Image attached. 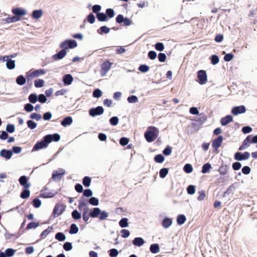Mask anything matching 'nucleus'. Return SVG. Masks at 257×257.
<instances>
[{"instance_id":"f03ea898","label":"nucleus","mask_w":257,"mask_h":257,"mask_svg":"<svg viewBox=\"0 0 257 257\" xmlns=\"http://www.w3.org/2000/svg\"><path fill=\"white\" fill-rule=\"evenodd\" d=\"M90 213L86 215L85 219L83 220L87 222L90 218H98L99 221H101L106 219L109 216V213L105 210H101L100 208L96 207L91 209Z\"/></svg>"},{"instance_id":"c756f323","label":"nucleus","mask_w":257,"mask_h":257,"mask_svg":"<svg viewBox=\"0 0 257 257\" xmlns=\"http://www.w3.org/2000/svg\"><path fill=\"white\" fill-rule=\"evenodd\" d=\"M96 17H95L92 13H90L87 15L85 19L83 20V23H85L86 21L88 22L90 24H93L96 21Z\"/></svg>"},{"instance_id":"c85d7f7f","label":"nucleus","mask_w":257,"mask_h":257,"mask_svg":"<svg viewBox=\"0 0 257 257\" xmlns=\"http://www.w3.org/2000/svg\"><path fill=\"white\" fill-rule=\"evenodd\" d=\"M0 155L2 157L9 160L11 158L13 155V152L11 150L3 149L0 152Z\"/></svg>"},{"instance_id":"a19ab883","label":"nucleus","mask_w":257,"mask_h":257,"mask_svg":"<svg viewBox=\"0 0 257 257\" xmlns=\"http://www.w3.org/2000/svg\"><path fill=\"white\" fill-rule=\"evenodd\" d=\"M223 53L225 54L223 57V60L225 62H228L234 59V55L233 53H226L225 51H223Z\"/></svg>"},{"instance_id":"393cba45","label":"nucleus","mask_w":257,"mask_h":257,"mask_svg":"<svg viewBox=\"0 0 257 257\" xmlns=\"http://www.w3.org/2000/svg\"><path fill=\"white\" fill-rule=\"evenodd\" d=\"M186 219V217L184 214H178L176 217L177 224L179 226L182 225L185 223Z\"/></svg>"},{"instance_id":"e2e57ef3","label":"nucleus","mask_w":257,"mask_h":257,"mask_svg":"<svg viewBox=\"0 0 257 257\" xmlns=\"http://www.w3.org/2000/svg\"><path fill=\"white\" fill-rule=\"evenodd\" d=\"M235 189L234 188V187L231 184L230 186H229L228 187L227 190L224 192H223L222 196L223 197H225L226 195H229L230 194H231L232 193V192L233 191H234Z\"/></svg>"},{"instance_id":"0e129e2a","label":"nucleus","mask_w":257,"mask_h":257,"mask_svg":"<svg viewBox=\"0 0 257 257\" xmlns=\"http://www.w3.org/2000/svg\"><path fill=\"white\" fill-rule=\"evenodd\" d=\"M248 137V139H249V141H250V144H257V134L253 135H249L247 136Z\"/></svg>"},{"instance_id":"052dcab7","label":"nucleus","mask_w":257,"mask_h":257,"mask_svg":"<svg viewBox=\"0 0 257 257\" xmlns=\"http://www.w3.org/2000/svg\"><path fill=\"white\" fill-rule=\"evenodd\" d=\"M252 131V128L248 125L244 126L241 128V132L245 135L251 133Z\"/></svg>"},{"instance_id":"3c124183","label":"nucleus","mask_w":257,"mask_h":257,"mask_svg":"<svg viewBox=\"0 0 257 257\" xmlns=\"http://www.w3.org/2000/svg\"><path fill=\"white\" fill-rule=\"evenodd\" d=\"M155 49L159 52H162L165 49V46L163 43L158 42L154 46Z\"/></svg>"},{"instance_id":"f8f14e48","label":"nucleus","mask_w":257,"mask_h":257,"mask_svg":"<svg viewBox=\"0 0 257 257\" xmlns=\"http://www.w3.org/2000/svg\"><path fill=\"white\" fill-rule=\"evenodd\" d=\"M46 73V70L44 69H38L34 71L30 70L26 73V77L28 81L31 80L32 79L37 77L40 75H44Z\"/></svg>"},{"instance_id":"4be33fe9","label":"nucleus","mask_w":257,"mask_h":257,"mask_svg":"<svg viewBox=\"0 0 257 257\" xmlns=\"http://www.w3.org/2000/svg\"><path fill=\"white\" fill-rule=\"evenodd\" d=\"M146 243V241L142 237H136L132 241V243L135 246L141 247Z\"/></svg>"},{"instance_id":"dca6fc26","label":"nucleus","mask_w":257,"mask_h":257,"mask_svg":"<svg viewBox=\"0 0 257 257\" xmlns=\"http://www.w3.org/2000/svg\"><path fill=\"white\" fill-rule=\"evenodd\" d=\"M173 220V218L165 216L161 221V224L164 228L167 229L172 225Z\"/></svg>"},{"instance_id":"5fc2aeb1","label":"nucleus","mask_w":257,"mask_h":257,"mask_svg":"<svg viewBox=\"0 0 257 257\" xmlns=\"http://www.w3.org/2000/svg\"><path fill=\"white\" fill-rule=\"evenodd\" d=\"M157 57V53L154 50H150L148 53V58L154 60Z\"/></svg>"},{"instance_id":"20e7f679","label":"nucleus","mask_w":257,"mask_h":257,"mask_svg":"<svg viewBox=\"0 0 257 257\" xmlns=\"http://www.w3.org/2000/svg\"><path fill=\"white\" fill-rule=\"evenodd\" d=\"M159 130L155 126H149L144 133V137L148 143L154 142L158 137Z\"/></svg>"},{"instance_id":"864d4df0","label":"nucleus","mask_w":257,"mask_h":257,"mask_svg":"<svg viewBox=\"0 0 257 257\" xmlns=\"http://www.w3.org/2000/svg\"><path fill=\"white\" fill-rule=\"evenodd\" d=\"M43 11L41 10H35L32 13V17L34 19H38L42 17Z\"/></svg>"},{"instance_id":"a211bd4d","label":"nucleus","mask_w":257,"mask_h":257,"mask_svg":"<svg viewBox=\"0 0 257 257\" xmlns=\"http://www.w3.org/2000/svg\"><path fill=\"white\" fill-rule=\"evenodd\" d=\"M81 193H82L81 197L83 199H88L93 195V191L91 189L88 188L84 189L82 185H81Z\"/></svg>"},{"instance_id":"774afa93","label":"nucleus","mask_w":257,"mask_h":257,"mask_svg":"<svg viewBox=\"0 0 257 257\" xmlns=\"http://www.w3.org/2000/svg\"><path fill=\"white\" fill-rule=\"evenodd\" d=\"M242 166L241 163L239 161L235 162L232 164V168L234 171H238L239 170Z\"/></svg>"},{"instance_id":"1a4fd4ad","label":"nucleus","mask_w":257,"mask_h":257,"mask_svg":"<svg viewBox=\"0 0 257 257\" xmlns=\"http://www.w3.org/2000/svg\"><path fill=\"white\" fill-rule=\"evenodd\" d=\"M196 81L200 85H204L207 82V74L206 70H199L197 72Z\"/></svg>"},{"instance_id":"39448f33","label":"nucleus","mask_w":257,"mask_h":257,"mask_svg":"<svg viewBox=\"0 0 257 257\" xmlns=\"http://www.w3.org/2000/svg\"><path fill=\"white\" fill-rule=\"evenodd\" d=\"M19 181L20 184L23 186V188L25 189V190L21 193V197L23 199L28 198L29 197L30 195V192L28 189L30 187L31 184L28 182L27 177L26 176H22L19 178Z\"/></svg>"},{"instance_id":"338daca9","label":"nucleus","mask_w":257,"mask_h":257,"mask_svg":"<svg viewBox=\"0 0 257 257\" xmlns=\"http://www.w3.org/2000/svg\"><path fill=\"white\" fill-rule=\"evenodd\" d=\"M224 36L221 33L216 34L214 37V41L216 43H221L223 41Z\"/></svg>"},{"instance_id":"ddd939ff","label":"nucleus","mask_w":257,"mask_h":257,"mask_svg":"<svg viewBox=\"0 0 257 257\" xmlns=\"http://www.w3.org/2000/svg\"><path fill=\"white\" fill-rule=\"evenodd\" d=\"M246 111V108L244 105L234 106L231 108V113L233 116H237L240 114L244 113Z\"/></svg>"},{"instance_id":"cd10ccee","label":"nucleus","mask_w":257,"mask_h":257,"mask_svg":"<svg viewBox=\"0 0 257 257\" xmlns=\"http://www.w3.org/2000/svg\"><path fill=\"white\" fill-rule=\"evenodd\" d=\"M250 141H249V139H248L247 136L245 138V139L243 141L241 144L239 146L238 148V151H241L245 150L247 148H248L250 145Z\"/></svg>"},{"instance_id":"4468645a","label":"nucleus","mask_w":257,"mask_h":257,"mask_svg":"<svg viewBox=\"0 0 257 257\" xmlns=\"http://www.w3.org/2000/svg\"><path fill=\"white\" fill-rule=\"evenodd\" d=\"M77 46L76 41L73 40H66L60 45V47L65 50L68 49H73Z\"/></svg>"},{"instance_id":"13d9d810","label":"nucleus","mask_w":257,"mask_h":257,"mask_svg":"<svg viewBox=\"0 0 257 257\" xmlns=\"http://www.w3.org/2000/svg\"><path fill=\"white\" fill-rule=\"evenodd\" d=\"M158 56V60L160 62L163 63L165 62L167 60V56L166 54L164 53L160 52Z\"/></svg>"},{"instance_id":"423d86ee","label":"nucleus","mask_w":257,"mask_h":257,"mask_svg":"<svg viewBox=\"0 0 257 257\" xmlns=\"http://www.w3.org/2000/svg\"><path fill=\"white\" fill-rule=\"evenodd\" d=\"M115 22L121 26L128 27L133 24V21L127 17H124L122 14H118L115 17Z\"/></svg>"},{"instance_id":"6e6552de","label":"nucleus","mask_w":257,"mask_h":257,"mask_svg":"<svg viewBox=\"0 0 257 257\" xmlns=\"http://www.w3.org/2000/svg\"><path fill=\"white\" fill-rule=\"evenodd\" d=\"M230 168V163L228 164H224L223 160H221V166L219 167V168L218 169V171L220 175V178L223 179V180L221 181H219V183H224L225 181L224 180V176L227 174V173L228 172V170Z\"/></svg>"},{"instance_id":"7c9ffc66","label":"nucleus","mask_w":257,"mask_h":257,"mask_svg":"<svg viewBox=\"0 0 257 257\" xmlns=\"http://www.w3.org/2000/svg\"><path fill=\"white\" fill-rule=\"evenodd\" d=\"M211 169H212V166H211V164L209 162H207L206 163H205L204 165H203V166L201 168V172L202 174L209 173L211 171Z\"/></svg>"},{"instance_id":"a18cd8bd","label":"nucleus","mask_w":257,"mask_h":257,"mask_svg":"<svg viewBox=\"0 0 257 257\" xmlns=\"http://www.w3.org/2000/svg\"><path fill=\"white\" fill-rule=\"evenodd\" d=\"M196 190V186L194 185H189L187 188V194L190 195H193L195 193Z\"/></svg>"},{"instance_id":"9d476101","label":"nucleus","mask_w":257,"mask_h":257,"mask_svg":"<svg viewBox=\"0 0 257 257\" xmlns=\"http://www.w3.org/2000/svg\"><path fill=\"white\" fill-rule=\"evenodd\" d=\"M104 111V109L102 106L91 107L88 110L89 115L92 117L102 115Z\"/></svg>"},{"instance_id":"de8ad7c7","label":"nucleus","mask_w":257,"mask_h":257,"mask_svg":"<svg viewBox=\"0 0 257 257\" xmlns=\"http://www.w3.org/2000/svg\"><path fill=\"white\" fill-rule=\"evenodd\" d=\"M183 170L185 173L190 174L193 172V168L191 164L187 163L184 165Z\"/></svg>"},{"instance_id":"c03bdc74","label":"nucleus","mask_w":257,"mask_h":257,"mask_svg":"<svg viewBox=\"0 0 257 257\" xmlns=\"http://www.w3.org/2000/svg\"><path fill=\"white\" fill-rule=\"evenodd\" d=\"M73 120L71 116H67L61 121V124L63 126H67L72 123Z\"/></svg>"},{"instance_id":"8fccbe9b","label":"nucleus","mask_w":257,"mask_h":257,"mask_svg":"<svg viewBox=\"0 0 257 257\" xmlns=\"http://www.w3.org/2000/svg\"><path fill=\"white\" fill-rule=\"evenodd\" d=\"M126 100L129 103H135L139 101L138 97L135 95L128 96Z\"/></svg>"},{"instance_id":"72a5a7b5","label":"nucleus","mask_w":257,"mask_h":257,"mask_svg":"<svg viewBox=\"0 0 257 257\" xmlns=\"http://www.w3.org/2000/svg\"><path fill=\"white\" fill-rule=\"evenodd\" d=\"M165 156L162 154H159L155 156L154 161L155 163L162 164L165 161Z\"/></svg>"},{"instance_id":"aec40b11","label":"nucleus","mask_w":257,"mask_h":257,"mask_svg":"<svg viewBox=\"0 0 257 257\" xmlns=\"http://www.w3.org/2000/svg\"><path fill=\"white\" fill-rule=\"evenodd\" d=\"M65 206L63 204H56L53 210V213L55 215L58 216L61 215L65 210Z\"/></svg>"},{"instance_id":"e433bc0d","label":"nucleus","mask_w":257,"mask_h":257,"mask_svg":"<svg viewBox=\"0 0 257 257\" xmlns=\"http://www.w3.org/2000/svg\"><path fill=\"white\" fill-rule=\"evenodd\" d=\"M73 79V77L71 75L66 74L63 77V81L64 84L68 85L71 84Z\"/></svg>"},{"instance_id":"09e8293b","label":"nucleus","mask_w":257,"mask_h":257,"mask_svg":"<svg viewBox=\"0 0 257 257\" xmlns=\"http://www.w3.org/2000/svg\"><path fill=\"white\" fill-rule=\"evenodd\" d=\"M130 138L125 137H121L119 140V143L122 147H125L130 142Z\"/></svg>"},{"instance_id":"69168bd1","label":"nucleus","mask_w":257,"mask_h":257,"mask_svg":"<svg viewBox=\"0 0 257 257\" xmlns=\"http://www.w3.org/2000/svg\"><path fill=\"white\" fill-rule=\"evenodd\" d=\"M198 193L199 194V195L197 197V199L199 201L203 200L206 196L205 190H201L200 191H199Z\"/></svg>"},{"instance_id":"2eb2a0df","label":"nucleus","mask_w":257,"mask_h":257,"mask_svg":"<svg viewBox=\"0 0 257 257\" xmlns=\"http://www.w3.org/2000/svg\"><path fill=\"white\" fill-rule=\"evenodd\" d=\"M65 173V171L64 169L59 168L53 172L52 178L54 180L59 181L62 179Z\"/></svg>"},{"instance_id":"58836bf2","label":"nucleus","mask_w":257,"mask_h":257,"mask_svg":"<svg viewBox=\"0 0 257 257\" xmlns=\"http://www.w3.org/2000/svg\"><path fill=\"white\" fill-rule=\"evenodd\" d=\"M169 168H162L159 171V177L161 179L165 178L168 174Z\"/></svg>"},{"instance_id":"7ed1b4c3","label":"nucleus","mask_w":257,"mask_h":257,"mask_svg":"<svg viewBox=\"0 0 257 257\" xmlns=\"http://www.w3.org/2000/svg\"><path fill=\"white\" fill-rule=\"evenodd\" d=\"M99 199L97 197L91 196L88 199H83L81 197V211H83L82 218L85 219L86 215L89 214L91 212V208H89L88 207L89 204L94 206H97L99 205Z\"/></svg>"},{"instance_id":"680f3d73","label":"nucleus","mask_w":257,"mask_h":257,"mask_svg":"<svg viewBox=\"0 0 257 257\" xmlns=\"http://www.w3.org/2000/svg\"><path fill=\"white\" fill-rule=\"evenodd\" d=\"M121 236L122 238H126L129 237L130 235V231L127 229H122L120 230Z\"/></svg>"},{"instance_id":"c9c22d12","label":"nucleus","mask_w":257,"mask_h":257,"mask_svg":"<svg viewBox=\"0 0 257 257\" xmlns=\"http://www.w3.org/2000/svg\"><path fill=\"white\" fill-rule=\"evenodd\" d=\"M150 69V66L146 64H140L138 68V70L142 73H146L148 72Z\"/></svg>"},{"instance_id":"5701e85b","label":"nucleus","mask_w":257,"mask_h":257,"mask_svg":"<svg viewBox=\"0 0 257 257\" xmlns=\"http://www.w3.org/2000/svg\"><path fill=\"white\" fill-rule=\"evenodd\" d=\"M111 29L106 25L100 27L96 31L97 33L100 35H104L109 33Z\"/></svg>"},{"instance_id":"412c9836","label":"nucleus","mask_w":257,"mask_h":257,"mask_svg":"<svg viewBox=\"0 0 257 257\" xmlns=\"http://www.w3.org/2000/svg\"><path fill=\"white\" fill-rule=\"evenodd\" d=\"M224 137L223 136H218L212 141V147L220 148L222 144Z\"/></svg>"},{"instance_id":"f704fd0d","label":"nucleus","mask_w":257,"mask_h":257,"mask_svg":"<svg viewBox=\"0 0 257 257\" xmlns=\"http://www.w3.org/2000/svg\"><path fill=\"white\" fill-rule=\"evenodd\" d=\"M66 54V50H65L63 49H62V50L59 52L55 54L53 56V59L55 60L61 59L65 57Z\"/></svg>"},{"instance_id":"f257e3e1","label":"nucleus","mask_w":257,"mask_h":257,"mask_svg":"<svg viewBox=\"0 0 257 257\" xmlns=\"http://www.w3.org/2000/svg\"><path fill=\"white\" fill-rule=\"evenodd\" d=\"M60 139V136L58 134L46 135L44 137L42 141L38 142L34 145L32 149V152L37 151L40 149L46 148L52 141L58 142Z\"/></svg>"},{"instance_id":"bf43d9fd","label":"nucleus","mask_w":257,"mask_h":257,"mask_svg":"<svg viewBox=\"0 0 257 257\" xmlns=\"http://www.w3.org/2000/svg\"><path fill=\"white\" fill-rule=\"evenodd\" d=\"M26 81V79L23 75L19 76L16 79V82L20 85H24Z\"/></svg>"},{"instance_id":"2f4dec72","label":"nucleus","mask_w":257,"mask_h":257,"mask_svg":"<svg viewBox=\"0 0 257 257\" xmlns=\"http://www.w3.org/2000/svg\"><path fill=\"white\" fill-rule=\"evenodd\" d=\"M92 178L89 176H84L82 179V183L83 185L85 188H88L91 183Z\"/></svg>"},{"instance_id":"0eeeda50","label":"nucleus","mask_w":257,"mask_h":257,"mask_svg":"<svg viewBox=\"0 0 257 257\" xmlns=\"http://www.w3.org/2000/svg\"><path fill=\"white\" fill-rule=\"evenodd\" d=\"M113 62H110L108 59L104 60L100 65V73L101 77L105 76L107 73L110 70Z\"/></svg>"},{"instance_id":"6e6d98bb","label":"nucleus","mask_w":257,"mask_h":257,"mask_svg":"<svg viewBox=\"0 0 257 257\" xmlns=\"http://www.w3.org/2000/svg\"><path fill=\"white\" fill-rule=\"evenodd\" d=\"M101 6L99 5H94L92 7V13L95 14L96 16L100 13L101 10Z\"/></svg>"},{"instance_id":"9b49d317","label":"nucleus","mask_w":257,"mask_h":257,"mask_svg":"<svg viewBox=\"0 0 257 257\" xmlns=\"http://www.w3.org/2000/svg\"><path fill=\"white\" fill-rule=\"evenodd\" d=\"M250 156L249 152L245 151L244 152H241L237 151L234 154V159L237 161H243L248 160Z\"/></svg>"},{"instance_id":"49530a36","label":"nucleus","mask_w":257,"mask_h":257,"mask_svg":"<svg viewBox=\"0 0 257 257\" xmlns=\"http://www.w3.org/2000/svg\"><path fill=\"white\" fill-rule=\"evenodd\" d=\"M172 152V147L170 145H167L162 151V154L164 156H169Z\"/></svg>"},{"instance_id":"4d7b16f0","label":"nucleus","mask_w":257,"mask_h":257,"mask_svg":"<svg viewBox=\"0 0 257 257\" xmlns=\"http://www.w3.org/2000/svg\"><path fill=\"white\" fill-rule=\"evenodd\" d=\"M108 254L110 257H117L119 253V251L116 248H112L110 249L108 251Z\"/></svg>"},{"instance_id":"4c0bfd02","label":"nucleus","mask_w":257,"mask_h":257,"mask_svg":"<svg viewBox=\"0 0 257 257\" xmlns=\"http://www.w3.org/2000/svg\"><path fill=\"white\" fill-rule=\"evenodd\" d=\"M191 125L193 126V128L190 129V130L188 131V134H193L195 132V131H198L200 128L201 125H200L199 123H197L196 122H192L191 123Z\"/></svg>"},{"instance_id":"ea45409f","label":"nucleus","mask_w":257,"mask_h":257,"mask_svg":"<svg viewBox=\"0 0 257 257\" xmlns=\"http://www.w3.org/2000/svg\"><path fill=\"white\" fill-rule=\"evenodd\" d=\"M103 92L99 88H95L92 92V97L95 98H99L102 95Z\"/></svg>"},{"instance_id":"a878e982","label":"nucleus","mask_w":257,"mask_h":257,"mask_svg":"<svg viewBox=\"0 0 257 257\" xmlns=\"http://www.w3.org/2000/svg\"><path fill=\"white\" fill-rule=\"evenodd\" d=\"M150 251L153 254H156L160 252V247L159 243H154L150 245L149 247Z\"/></svg>"},{"instance_id":"603ef678","label":"nucleus","mask_w":257,"mask_h":257,"mask_svg":"<svg viewBox=\"0 0 257 257\" xmlns=\"http://www.w3.org/2000/svg\"><path fill=\"white\" fill-rule=\"evenodd\" d=\"M109 122L111 126H116L119 122V118L117 116H113L109 119Z\"/></svg>"},{"instance_id":"b1692460","label":"nucleus","mask_w":257,"mask_h":257,"mask_svg":"<svg viewBox=\"0 0 257 257\" xmlns=\"http://www.w3.org/2000/svg\"><path fill=\"white\" fill-rule=\"evenodd\" d=\"M12 12L16 17L21 18V16H24L26 14L25 10L20 8H13Z\"/></svg>"},{"instance_id":"6ab92c4d","label":"nucleus","mask_w":257,"mask_h":257,"mask_svg":"<svg viewBox=\"0 0 257 257\" xmlns=\"http://www.w3.org/2000/svg\"><path fill=\"white\" fill-rule=\"evenodd\" d=\"M198 115L199 116L194 117L192 120L198 122L200 125H202L206 121L207 116L204 112L199 113Z\"/></svg>"},{"instance_id":"473e14b6","label":"nucleus","mask_w":257,"mask_h":257,"mask_svg":"<svg viewBox=\"0 0 257 257\" xmlns=\"http://www.w3.org/2000/svg\"><path fill=\"white\" fill-rule=\"evenodd\" d=\"M119 226L122 228H126L129 226L128 219L126 217H122L118 222Z\"/></svg>"},{"instance_id":"79ce46f5","label":"nucleus","mask_w":257,"mask_h":257,"mask_svg":"<svg viewBox=\"0 0 257 257\" xmlns=\"http://www.w3.org/2000/svg\"><path fill=\"white\" fill-rule=\"evenodd\" d=\"M211 64L213 65L217 64L219 62V57L216 54H212L209 57Z\"/></svg>"},{"instance_id":"37998d69","label":"nucleus","mask_w":257,"mask_h":257,"mask_svg":"<svg viewBox=\"0 0 257 257\" xmlns=\"http://www.w3.org/2000/svg\"><path fill=\"white\" fill-rule=\"evenodd\" d=\"M105 13L106 15H107V17L109 20L113 18L115 15V13L114 10L111 8L106 9Z\"/></svg>"},{"instance_id":"f3484780","label":"nucleus","mask_w":257,"mask_h":257,"mask_svg":"<svg viewBox=\"0 0 257 257\" xmlns=\"http://www.w3.org/2000/svg\"><path fill=\"white\" fill-rule=\"evenodd\" d=\"M233 121V117L232 114H227L222 117L220 120V123L222 126H226L230 122Z\"/></svg>"},{"instance_id":"bb28decb","label":"nucleus","mask_w":257,"mask_h":257,"mask_svg":"<svg viewBox=\"0 0 257 257\" xmlns=\"http://www.w3.org/2000/svg\"><path fill=\"white\" fill-rule=\"evenodd\" d=\"M96 19L99 22H106L109 21L107 15L104 12H100L96 16Z\"/></svg>"}]
</instances>
